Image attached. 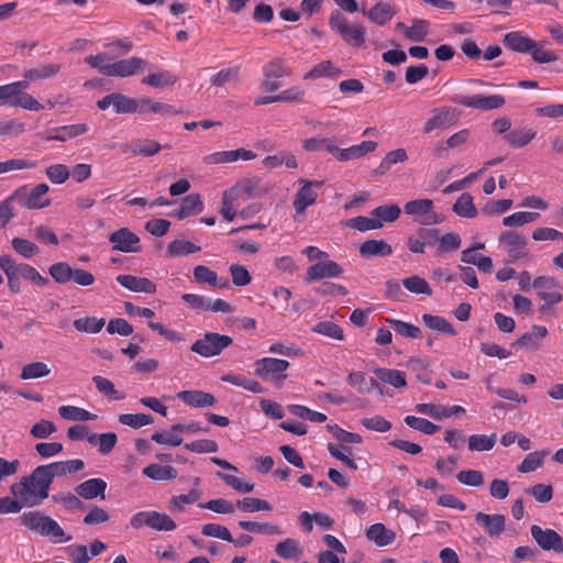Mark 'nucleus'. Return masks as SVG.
<instances>
[{"label":"nucleus","mask_w":563,"mask_h":563,"mask_svg":"<svg viewBox=\"0 0 563 563\" xmlns=\"http://www.w3.org/2000/svg\"><path fill=\"white\" fill-rule=\"evenodd\" d=\"M56 477L52 464L40 465L20 482L11 485L12 495H20L25 504L38 506L48 497L49 487Z\"/></svg>","instance_id":"1"},{"label":"nucleus","mask_w":563,"mask_h":563,"mask_svg":"<svg viewBox=\"0 0 563 563\" xmlns=\"http://www.w3.org/2000/svg\"><path fill=\"white\" fill-rule=\"evenodd\" d=\"M20 523L29 530L49 538L53 542L63 543L71 540V536H66L59 523L40 511L24 512L20 518Z\"/></svg>","instance_id":"2"},{"label":"nucleus","mask_w":563,"mask_h":563,"mask_svg":"<svg viewBox=\"0 0 563 563\" xmlns=\"http://www.w3.org/2000/svg\"><path fill=\"white\" fill-rule=\"evenodd\" d=\"M25 81L19 80L0 86V102L9 107L21 108L27 111H41L44 104L27 93Z\"/></svg>","instance_id":"3"},{"label":"nucleus","mask_w":563,"mask_h":563,"mask_svg":"<svg viewBox=\"0 0 563 563\" xmlns=\"http://www.w3.org/2000/svg\"><path fill=\"white\" fill-rule=\"evenodd\" d=\"M498 246L506 253L507 263L527 261L531 257L527 238L517 231L501 232L498 238Z\"/></svg>","instance_id":"4"},{"label":"nucleus","mask_w":563,"mask_h":563,"mask_svg":"<svg viewBox=\"0 0 563 563\" xmlns=\"http://www.w3.org/2000/svg\"><path fill=\"white\" fill-rule=\"evenodd\" d=\"M329 26L349 45L361 47L365 43V29L361 24H351L340 11L331 12Z\"/></svg>","instance_id":"5"},{"label":"nucleus","mask_w":563,"mask_h":563,"mask_svg":"<svg viewBox=\"0 0 563 563\" xmlns=\"http://www.w3.org/2000/svg\"><path fill=\"white\" fill-rule=\"evenodd\" d=\"M404 212L421 225H434L443 221V217L433 209L431 199H415L405 203Z\"/></svg>","instance_id":"6"},{"label":"nucleus","mask_w":563,"mask_h":563,"mask_svg":"<svg viewBox=\"0 0 563 563\" xmlns=\"http://www.w3.org/2000/svg\"><path fill=\"white\" fill-rule=\"evenodd\" d=\"M532 286L537 291L538 297L543 301L540 306V313H545L550 307L563 300V294L560 290V285L554 277L539 276L532 282Z\"/></svg>","instance_id":"7"},{"label":"nucleus","mask_w":563,"mask_h":563,"mask_svg":"<svg viewBox=\"0 0 563 563\" xmlns=\"http://www.w3.org/2000/svg\"><path fill=\"white\" fill-rule=\"evenodd\" d=\"M130 526L140 529L144 526L155 531H173L176 529V522L166 514L155 510H143L131 517Z\"/></svg>","instance_id":"8"},{"label":"nucleus","mask_w":563,"mask_h":563,"mask_svg":"<svg viewBox=\"0 0 563 563\" xmlns=\"http://www.w3.org/2000/svg\"><path fill=\"white\" fill-rule=\"evenodd\" d=\"M49 190L48 185L42 183L29 189L27 186H21L13 192V198L21 207L25 209H42L51 205V200L47 198Z\"/></svg>","instance_id":"9"},{"label":"nucleus","mask_w":563,"mask_h":563,"mask_svg":"<svg viewBox=\"0 0 563 563\" xmlns=\"http://www.w3.org/2000/svg\"><path fill=\"white\" fill-rule=\"evenodd\" d=\"M231 336L217 332H206L201 339H198L192 345L191 351L202 357H212L219 355L224 349L232 344Z\"/></svg>","instance_id":"10"},{"label":"nucleus","mask_w":563,"mask_h":563,"mask_svg":"<svg viewBox=\"0 0 563 563\" xmlns=\"http://www.w3.org/2000/svg\"><path fill=\"white\" fill-rule=\"evenodd\" d=\"M298 183L301 187L295 195L292 207L298 214H302L308 207L316 203L319 197L317 189L322 188L324 183L323 180H307L302 178Z\"/></svg>","instance_id":"11"},{"label":"nucleus","mask_w":563,"mask_h":563,"mask_svg":"<svg viewBox=\"0 0 563 563\" xmlns=\"http://www.w3.org/2000/svg\"><path fill=\"white\" fill-rule=\"evenodd\" d=\"M289 362L282 358L263 357L255 362L254 374L263 379L283 380L285 372L289 368Z\"/></svg>","instance_id":"12"},{"label":"nucleus","mask_w":563,"mask_h":563,"mask_svg":"<svg viewBox=\"0 0 563 563\" xmlns=\"http://www.w3.org/2000/svg\"><path fill=\"white\" fill-rule=\"evenodd\" d=\"M452 101L454 103L478 109L482 111H489L499 109L505 104V98L500 95H492V96H466V95H455L452 97Z\"/></svg>","instance_id":"13"},{"label":"nucleus","mask_w":563,"mask_h":563,"mask_svg":"<svg viewBox=\"0 0 563 563\" xmlns=\"http://www.w3.org/2000/svg\"><path fill=\"white\" fill-rule=\"evenodd\" d=\"M112 250L122 253H137L141 251L140 238L128 228H121L109 235Z\"/></svg>","instance_id":"14"},{"label":"nucleus","mask_w":563,"mask_h":563,"mask_svg":"<svg viewBox=\"0 0 563 563\" xmlns=\"http://www.w3.org/2000/svg\"><path fill=\"white\" fill-rule=\"evenodd\" d=\"M530 531L531 537L543 551L563 552V538L553 529H542L533 525Z\"/></svg>","instance_id":"15"},{"label":"nucleus","mask_w":563,"mask_h":563,"mask_svg":"<svg viewBox=\"0 0 563 563\" xmlns=\"http://www.w3.org/2000/svg\"><path fill=\"white\" fill-rule=\"evenodd\" d=\"M62 65L58 63L37 64L34 67L24 69L23 81H25L26 87L29 88L31 82H38L56 77Z\"/></svg>","instance_id":"16"},{"label":"nucleus","mask_w":563,"mask_h":563,"mask_svg":"<svg viewBox=\"0 0 563 563\" xmlns=\"http://www.w3.org/2000/svg\"><path fill=\"white\" fill-rule=\"evenodd\" d=\"M343 268L334 261H322L308 267L306 282H314L323 278H338L343 274Z\"/></svg>","instance_id":"17"},{"label":"nucleus","mask_w":563,"mask_h":563,"mask_svg":"<svg viewBox=\"0 0 563 563\" xmlns=\"http://www.w3.org/2000/svg\"><path fill=\"white\" fill-rule=\"evenodd\" d=\"M256 157V154L250 150L238 148L231 151L214 152L203 157V163L207 165H218L233 163L239 159L251 161Z\"/></svg>","instance_id":"18"},{"label":"nucleus","mask_w":563,"mask_h":563,"mask_svg":"<svg viewBox=\"0 0 563 563\" xmlns=\"http://www.w3.org/2000/svg\"><path fill=\"white\" fill-rule=\"evenodd\" d=\"M439 231L437 229H419L416 234L410 235L407 245L410 252L422 254L427 246L433 245L438 242Z\"/></svg>","instance_id":"19"},{"label":"nucleus","mask_w":563,"mask_h":563,"mask_svg":"<svg viewBox=\"0 0 563 563\" xmlns=\"http://www.w3.org/2000/svg\"><path fill=\"white\" fill-rule=\"evenodd\" d=\"M361 12L374 24L383 26L396 14V8L386 1H378L369 10L361 9Z\"/></svg>","instance_id":"20"},{"label":"nucleus","mask_w":563,"mask_h":563,"mask_svg":"<svg viewBox=\"0 0 563 563\" xmlns=\"http://www.w3.org/2000/svg\"><path fill=\"white\" fill-rule=\"evenodd\" d=\"M548 335V329L544 325L534 324L530 331L521 334L514 345H519L522 349L534 352L541 349L542 340Z\"/></svg>","instance_id":"21"},{"label":"nucleus","mask_w":563,"mask_h":563,"mask_svg":"<svg viewBox=\"0 0 563 563\" xmlns=\"http://www.w3.org/2000/svg\"><path fill=\"white\" fill-rule=\"evenodd\" d=\"M454 122V111L449 108H437L432 110L431 118L428 119L423 126L424 133H431L435 130H443L452 125Z\"/></svg>","instance_id":"22"},{"label":"nucleus","mask_w":563,"mask_h":563,"mask_svg":"<svg viewBox=\"0 0 563 563\" xmlns=\"http://www.w3.org/2000/svg\"><path fill=\"white\" fill-rule=\"evenodd\" d=\"M475 521L483 527L490 538L499 537L505 530L506 519L504 515H488L479 511L475 515Z\"/></svg>","instance_id":"23"},{"label":"nucleus","mask_w":563,"mask_h":563,"mask_svg":"<svg viewBox=\"0 0 563 563\" xmlns=\"http://www.w3.org/2000/svg\"><path fill=\"white\" fill-rule=\"evenodd\" d=\"M107 482L102 478H90L76 486V494L84 499L106 498Z\"/></svg>","instance_id":"24"},{"label":"nucleus","mask_w":563,"mask_h":563,"mask_svg":"<svg viewBox=\"0 0 563 563\" xmlns=\"http://www.w3.org/2000/svg\"><path fill=\"white\" fill-rule=\"evenodd\" d=\"M144 64V59L135 56L111 62L110 69L106 71V76L129 77L134 75Z\"/></svg>","instance_id":"25"},{"label":"nucleus","mask_w":563,"mask_h":563,"mask_svg":"<svg viewBox=\"0 0 563 563\" xmlns=\"http://www.w3.org/2000/svg\"><path fill=\"white\" fill-rule=\"evenodd\" d=\"M115 279L122 287L134 292L154 294L156 291V285L145 277L119 275Z\"/></svg>","instance_id":"26"},{"label":"nucleus","mask_w":563,"mask_h":563,"mask_svg":"<svg viewBox=\"0 0 563 563\" xmlns=\"http://www.w3.org/2000/svg\"><path fill=\"white\" fill-rule=\"evenodd\" d=\"M177 398L195 408L211 407L216 402L212 394L202 390H183L177 394Z\"/></svg>","instance_id":"27"},{"label":"nucleus","mask_w":563,"mask_h":563,"mask_svg":"<svg viewBox=\"0 0 563 563\" xmlns=\"http://www.w3.org/2000/svg\"><path fill=\"white\" fill-rule=\"evenodd\" d=\"M377 148V143L374 141H363L357 145H352L347 148H339L336 152V159L340 162H347L357 159Z\"/></svg>","instance_id":"28"},{"label":"nucleus","mask_w":563,"mask_h":563,"mask_svg":"<svg viewBox=\"0 0 563 563\" xmlns=\"http://www.w3.org/2000/svg\"><path fill=\"white\" fill-rule=\"evenodd\" d=\"M194 280L198 284H208L209 286L228 288L229 280L219 278L218 274L205 265H198L194 268Z\"/></svg>","instance_id":"29"},{"label":"nucleus","mask_w":563,"mask_h":563,"mask_svg":"<svg viewBox=\"0 0 563 563\" xmlns=\"http://www.w3.org/2000/svg\"><path fill=\"white\" fill-rule=\"evenodd\" d=\"M366 538L377 547H387L396 540V533L383 523H374L366 530Z\"/></svg>","instance_id":"30"},{"label":"nucleus","mask_w":563,"mask_h":563,"mask_svg":"<svg viewBox=\"0 0 563 563\" xmlns=\"http://www.w3.org/2000/svg\"><path fill=\"white\" fill-rule=\"evenodd\" d=\"M89 126L86 123H76L70 125H63L55 128L53 130V134H49L46 140L47 141H59L66 142L74 137L85 134L88 132Z\"/></svg>","instance_id":"31"},{"label":"nucleus","mask_w":563,"mask_h":563,"mask_svg":"<svg viewBox=\"0 0 563 563\" xmlns=\"http://www.w3.org/2000/svg\"><path fill=\"white\" fill-rule=\"evenodd\" d=\"M504 44L508 49L529 53L536 46V42L520 32H509L504 37Z\"/></svg>","instance_id":"32"},{"label":"nucleus","mask_w":563,"mask_h":563,"mask_svg":"<svg viewBox=\"0 0 563 563\" xmlns=\"http://www.w3.org/2000/svg\"><path fill=\"white\" fill-rule=\"evenodd\" d=\"M203 210V202L198 194L186 196L178 210L174 212V217L185 219L189 216L198 214Z\"/></svg>","instance_id":"33"},{"label":"nucleus","mask_w":563,"mask_h":563,"mask_svg":"<svg viewBox=\"0 0 563 563\" xmlns=\"http://www.w3.org/2000/svg\"><path fill=\"white\" fill-rule=\"evenodd\" d=\"M276 554L284 560H297L303 554L300 542L294 538H286L275 547Z\"/></svg>","instance_id":"34"},{"label":"nucleus","mask_w":563,"mask_h":563,"mask_svg":"<svg viewBox=\"0 0 563 563\" xmlns=\"http://www.w3.org/2000/svg\"><path fill=\"white\" fill-rule=\"evenodd\" d=\"M422 321L428 329L443 335L454 336L456 334L452 323L441 316L424 313L422 316Z\"/></svg>","instance_id":"35"},{"label":"nucleus","mask_w":563,"mask_h":563,"mask_svg":"<svg viewBox=\"0 0 563 563\" xmlns=\"http://www.w3.org/2000/svg\"><path fill=\"white\" fill-rule=\"evenodd\" d=\"M393 247L384 240H367L360 247L363 257L389 256Z\"/></svg>","instance_id":"36"},{"label":"nucleus","mask_w":563,"mask_h":563,"mask_svg":"<svg viewBox=\"0 0 563 563\" xmlns=\"http://www.w3.org/2000/svg\"><path fill=\"white\" fill-rule=\"evenodd\" d=\"M377 379L389 384L395 388H402L407 385L406 373L399 369L379 367L374 369Z\"/></svg>","instance_id":"37"},{"label":"nucleus","mask_w":563,"mask_h":563,"mask_svg":"<svg viewBox=\"0 0 563 563\" xmlns=\"http://www.w3.org/2000/svg\"><path fill=\"white\" fill-rule=\"evenodd\" d=\"M230 190H236L238 198L241 197L243 199L261 197L266 192V189L260 186L257 179L251 178L241 180L236 186L230 188Z\"/></svg>","instance_id":"38"},{"label":"nucleus","mask_w":563,"mask_h":563,"mask_svg":"<svg viewBox=\"0 0 563 563\" xmlns=\"http://www.w3.org/2000/svg\"><path fill=\"white\" fill-rule=\"evenodd\" d=\"M87 441L95 446H98L99 453L109 454L118 442V437L113 432L107 433H91L88 435Z\"/></svg>","instance_id":"39"},{"label":"nucleus","mask_w":563,"mask_h":563,"mask_svg":"<svg viewBox=\"0 0 563 563\" xmlns=\"http://www.w3.org/2000/svg\"><path fill=\"white\" fill-rule=\"evenodd\" d=\"M342 74V70L336 67L331 60H323L314 65L307 74L303 79H318L323 77L335 78Z\"/></svg>","instance_id":"40"},{"label":"nucleus","mask_w":563,"mask_h":563,"mask_svg":"<svg viewBox=\"0 0 563 563\" xmlns=\"http://www.w3.org/2000/svg\"><path fill=\"white\" fill-rule=\"evenodd\" d=\"M0 269L4 273L8 287L12 292H20L21 284L20 277L15 274L13 269V257L9 254L0 255Z\"/></svg>","instance_id":"41"},{"label":"nucleus","mask_w":563,"mask_h":563,"mask_svg":"<svg viewBox=\"0 0 563 563\" xmlns=\"http://www.w3.org/2000/svg\"><path fill=\"white\" fill-rule=\"evenodd\" d=\"M143 474L154 481H169L177 477V471L169 465L150 464L143 468Z\"/></svg>","instance_id":"42"},{"label":"nucleus","mask_w":563,"mask_h":563,"mask_svg":"<svg viewBox=\"0 0 563 563\" xmlns=\"http://www.w3.org/2000/svg\"><path fill=\"white\" fill-rule=\"evenodd\" d=\"M13 269L15 274L25 280H30L35 285L44 286L48 279L43 277L33 266L25 263H16L13 260Z\"/></svg>","instance_id":"43"},{"label":"nucleus","mask_w":563,"mask_h":563,"mask_svg":"<svg viewBox=\"0 0 563 563\" xmlns=\"http://www.w3.org/2000/svg\"><path fill=\"white\" fill-rule=\"evenodd\" d=\"M302 148L307 152H319L325 150L336 158L338 146L328 137L313 136L302 142Z\"/></svg>","instance_id":"44"},{"label":"nucleus","mask_w":563,"mask_h":563,"mask_svg":"<svg viewBox=\"0 0 563 563\" xmlns=\"http://www.w3.org/2000/svg\"><path fill=\"white\" fill-rule=\"evenodd\" d=\"M59 416L69 421H90L96 420L97 416L88 410L76 406H60L58 408Z\"/></svg>","instance_id":"45"},{"label":"nucleus","mask_w":563,"mask_h":563,"mask_svg":"<svg viewBox=\"0 0 563 563\" xmlns=\"http://www.w3.org/2000/svg\"><path fill=\"white\" fill-rule=\"evenodd\" d=\"M140 113H161V114H176L179 113L178 110L174 109L173 106L167 103L154 101L150 98H143L139 101V110Z\"/></svg>","instance_id":"46"},{"label":"nucleus","mask_w":563,"mask_h":563,"mask_svg":"<svg viewBox=\"0 0 563 563\" xmlns=\"http://www.w3.org/2000/svg\"><path fill=\"white\" fill-rule=\"evenodd\" d=\"M453 211L463 218H475L477 214V210L473 202V197L468 192H463L455 203L453 205Z\"/></svg>","instance_id":"47"},{"label":"nucleus","mask_w":563,"mask_h":563,"mask_svg":"<svg viewBox=\"0 0 563 563\" xmlns=\"http://www.w3.org/2000/svg\"><path fill=\"white\" fill-rule=\"evenodd\" d=\"M106 324L103 318L85 317L74 320L73 325L78 332L99 333Z\"/></svg>","instance_id":"48"},{"label":"nucleus","mask_w":563,"mask_h":563,"mask_svg":"<svg viewBox=\"0 0 563 563\" xmlns=\"http://www.w3.org/2000/svg\"><path fill=\"white\" fill-rule=\"evenodd\" d=\"M179 426L174 424L168 431L155 432L152 435V440L158 444L168 446H178L183 443L181 432Z\"/></svg>","instance_id":"49"},{"label":"nucleus","mask_w":563,"mask_h":563,"mask_svg":"<svg viewBox=\"0 0 563 563\" xmlns=\"http://www.w3.org/2000/svg\"><path fill=\"white\" fill-rule=\"evenodd\" d=\"M201 250L200 246L186 241V240H174L167 246V255L170 257L186 256L189 254L197 253Z\"/></svg>","instance_id":"50"},{"label":"nucleus","mask_w":563,"mask_h":563,"mask_svg":"<svg viewBox=\"0 0 563 563\" xmlns=\"http://www.w3.org/2000/svg\"><path fill=\"white\" fill-rule=\"evenodd\" d=\"M177 77L168 70L151 74L142 79V84L154 87L165 88L176 82Z\"/></svg>","instance_id":"51"},{"label":"nucleus","mask_w":563,"mask_h":563,"mask_svg":"<svg viewBox=\"0 0 563 563\" xmlns=\"http://www.w3.org/2000/svg\"><path fill=\"white\" fill-rule=\"evenodd\" d=\"M540 214L531 211H519L503 219V224L508 228H518L534 222Z\"/></svg>","instance_id":"52"},{"label":"nucleus","mask_w":563,"mask_h":563,"mask_svg":"<svg viewBox=\"0 0 563 563\" xmlns=\"http://www.w3.org/2000/svg\"><path fill=\"white\" fill-rule=\"evenodd\" d=\"M162 150V145L154 140H136L131 144V151L134 155L144 157L153 156Z\"/></svg>","instance_id":"53"},{"label":"nucleus","mask_w":563,"mask_h":563,"mask_svg":"<svg viewBox=\"0 0 563 563\" xmlns=\"http://www.w3.org/2000/svg\"><path fill=\"white\" fill-rule=\"evenodd\" d=\"M402 286L408 291L416 294V295H427V296L432 295V289H431L430 285L428 284V282L418 275H413V276L402 279Z\"/></svg>","instance_id":"54"},{"label":"nucleus","mask_w":563,"mask_h":563,"mask_svg":"<svg viewBox=\"0 0 563 563\" xmlns=\"http://www.w3.org/2000/svg\"><path fill=\"white\" fill-rule=\"evenodd\" d=\"M236 507L243 512L271 511L272 506L265 499L245 497L236 501Z\"/></svg>","instance_id":"55"},{"label":"nucleus","mask_w":563,"mask_h":563,"mask_svg":"<svg viewBox=\"0 0 563 563\" xmlns=\"http://www.w3.org/2000/svg\"><path fill=\"white\" fill-rule=\"evenodd\" d=\"M118 420L121 424L133 429H139L154 422L153 417L146 413H121Z\"/></svg>","instance_id":"56"},{"label":"nucleus","mask_w":563,"mask_h":563,"mask_svg":"<svg viewBox=\"0 0 563 563\" xmlns=\"http://www.w3.org/2000/svg\"><path fill=\"white\" fill-rule=\"evenodd\" d=\"M496 444V434H472L468 437V449L471 451H490Z\"/></svg>","instance_id":"57"},{"label":"nucleus","mask_w":563,"mask_h":563,"mask_svg":"<svg viewBox=\"0 0 563 563\" xmlns=\"http://www.w3.org/2000/svg\"><path fill=\"white\" fill-rule=\"evenodd\" d=\"M51 368L43 362H33L23 366L20 377L21 379H36L47 376Z\"/></svg>","instance_id":"58"},{"label":"nucleus","mask_w":563,"mask_h":563,"mask_svg":"<svg viewBox=\"0 0 563 563\" xmlns=\"http://www.w3.org/2000/svg\"><path fill=\"white\" fill-rule=\"evenodd\" d=\"M55 472L56 477H60L67 474H73L81 471L85 467V463L80 459H73L67 461H58L51 463Z\"/></svg>","instance_id":"59"},{"label":"nucleus","mask_w":563,"mask_h":563,"mask_svg":"<svg viewBox=\"0 0 563 563\" xmlns=\"http://www.w3.org/2000/svg\"><path fill=\"white\" fill-rule=\"evenodd\" d=\"M536 136V132L529 129L514 130L505 135V140L512 147H523Z\"/></svg>","instance_id":"60"},{"label":"nucleus","mask_w":563,"mask_h":563,"mask_svg":"<svg viewBox=\"0 0 563 563\" xmlns=\"http://www.w3.org/2000/svg\"><path fill=\"white\" fill-rule=\"evenodd\" d=\"M289 75H290V69H288L285 66L284 60L280 57L274 58L263 66V76L264 77L279 79L282 77L289 76Z\"/></svg>","instance_id":"61"},{"label":"nucleus","mask_w":563,"mask_h":563,"mask_svg":"<svg viewBox=\"0 0 563 563\" xmlns=\"http://www.w3.org/2000/svg\"><path fill=\"white\" fill-rule=\"evenodd\" d=\"M404 421L411 429L428 435L434 434L440 429V427L433 422L416 416H407Z\"/></svg>","instance_id":"62"},{"label":"nucleus","mask_w":563,"mask_h":563,"mask_svg":"<svg viewBox=\"0 0 563 563\" xmlns=\"http://www.w3.org/2000/svg\"><path fill=\"white\" fill-rule=\"evenodd\" d=\"M429 32V22L421 19H416L411 26L405 27V35L410 41L422 42Z\"/></svg>","instance_id":"63"},{"label":"nucleus","mask_w":563,"mask_h":563,"mask_svg":"<svg viewBox=\"0 0 563 563\" xmlns=\"http://www.w3.org/2000/svg\"><path fill=\"white\" fill-rule=\"evenodd\" d=\"M408 159V155L405 148H397L388 152L385 157L382 159L378 172L380 174H385L388 172L393 165L397 163H404Z\"/></svg>","instance_id":"64"}]
</instances>
